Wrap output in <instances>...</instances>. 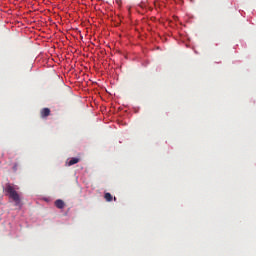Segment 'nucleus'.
I'll return each mask as SVG.
<instances>
[{
    "label": "nucleus",
    "instance_id": "nucleus-1",
    "mask_svg": "<svg viewBox=\"0 0 256 256\" xmlns=\"http://www.w3.org/2000/svg\"><path fill=\"white\" fill-rule=\"evenodd\" d=\"M6 193H8L9 198H11L12 201H14L15 206L20 205V196L17 191H15L14 187L11 186V184H7L6 188L4 189Z\"/></svg>",
    "mask_w": 256,
    "mask_h": 256
},
{
    "label": "nucleus",
    "instance_id": "nucleus-2",
    "mask_svg": "<svg viewBox=\"0 0 256 256\" xmlns=\"http://www.w3.org/2000/svg\"><path fill=\"white\" fill-rule=\"evenodd\" d=\"M50 115H51L50 108H44V109L40 110V117L42 119H45V118L49 117Z\"/></svg>",
    "mask_w": 256,
    "mask_h": 256
},
{
    "label": "nucleus",
    "instance_id": "nucleus-5",
    "mask_svg": "<svg viewBox=\"0 0 256 256\" xmlns=\"http://www.w3.org/2000/svg\"><path fill=\"white\" fill-rule=\"evenodd\" d=\"M104 199L107 202H111L113 200V197H112L111 193L107 192L106 194H104Z\"/></svg>",
    "mask_w": 256,
    "mask_h": 256
},
{
    "label": "nucleus",
    "instance_id": "nucleus-4",
    "mask_svg": "<svg viewBox=\"0 0 256 256\" xmlns=\"http://www.w3.org/2000/svg\"><path fill=\"white\" fill-rule=\"evenodd\" d=\"M79 160V158H71L70 161H68V167L78 164Z\"/></svg>",
    "mask_w": 256,
    "mask_h": 256
},
{
    "label": "nucleus",
    "instance_id": "nucleus-3",
    "mask_svg": "<svg viewBox=\"0 0 256 256\" xmlns=\"http://www.w3.org/2000/svg\"><path fill=\"white\" fill-rule=\"evenodd\" d=\"M54 205L57 209H64L65 207V203L62 200H56V202H54Z\"/></svg>",
    "mask_w": 256,
    "mask_h": 256
},
{
    "label": "nucleus",
    "instance_id": "nucleus-6",
    "mask_svg": "<svg viewBox=\"0 0 256 256\" xmlns=\"http://www.w3.org/2000/svg\"><path fill=\"white\" fill-rule=\"evenodd\" d=\"M121 125H123V121H120Z\"/></svg>",
    "mask_w": 256,
    "mask_h": 256
}]
</instances>
